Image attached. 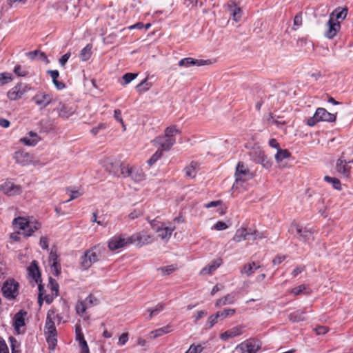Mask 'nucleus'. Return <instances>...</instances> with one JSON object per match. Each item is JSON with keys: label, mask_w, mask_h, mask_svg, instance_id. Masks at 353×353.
I'll return each mask as SVG.
<instances>
[{"label": "nucleus", "mask_w": 353, "mask_h": 353, "mask_svg": "<svg viewBox=\"0 0 353 353\" xmlns=\"http://www.w3.org/2000/svg\"><path fill=\"white\" fill-rule=\"evenodd\" d=\"M131 244L130 236L125 237L124 234H118L112 237L108 241V248L114 251L123 248Z\"/></svg>", "instance_id": "9b49d317"}, {"label": "nucleus", "mask_w": 353, "mask_h": 353, "mask_svg": "<svg viewBox=\"0 0 353 353\" xmlns=\"http://www.w3.org/2000/svg\"><path fill=\"white\" fill-rule=\"evenodd\" d=\"M91 54V46L88 45L81 50L79 57L83 61H85L90 58Z\"/></svg>", "instance_id": "79ce46f5"}, {"label": "nucleus", "mask_w": 353, "mask_h": 353, "mask_svg": "<svg viewBox=\"0 0 353 353\" xmlns=\"http://www.w3.org/2000/svg\"><path fill=\"white\" fill-rule=\"evenodd\" d=\"M261 345L254 339H249L236 346V353H256L260 349Z\"/></svg>", "instance_id": "f8f14e48"}, {"label": "nucleus", "mask_w": 353, "mask_h": 353, "mask_svg": "<svg viewBox=\"0 0 353 353\" xmlns=\"http://www.w3.org/2000/svg\"><path fill=\"white\" fill-rule=\"evenodd\" d=\"M227 6L232 19L235 22H239L241 20L243 14V11L241 8L236 5L234 1H230Z\"/></svg>", "instance_id": "5701e85b"}, {"label": "nucleus", "mask_w": 353, "mask_h": 353, "mask_svg": "<svg viewBox=\"0 0 353 353\" xmlns=\"http://www.w3.org/2000/svg\"><path fill=\"white\" fill-rule=\"evenodd\" d=\"M41 141L40 137L37 133L30 131L28 134L20 139V142L28 146H34Z\"/></svg>", "instance_id": "4be33fe9"}, {"label": "nucleus", "mask_w": 353, "mask_h": 353, "mask_svg": "<svg viewBox=\"0 0 353 353\" xmlns=\"http://www.w3.org/2000/svg\"><path fill=\"white\" fill-rule=\"evenodd\" d=\"M162 154L163 151L160 149H158L156 152L148 160V163L150 165H152L162 157Z\"/></svg>", "instance_id": "49530a36"}, {"label": "nucleus", "mask_w": 353, "mask_h": 353, "mask_svg": "<svg viewBox=\"0 0 353 353\" xmlns=\"http://www.w3.org/2000/svg\"><path fill=\"white\" fill-rule=\"evenodd\" d=\"M258 163H261L265 168H269L272 165L270 160L265 154L259 160Z\"/></svg>", "instance_id": "5fc2aeb1"}, {"label": "nucleus", "mask_w": 353, "mask_h": 353, "mask_svg": "<svg viewBox=\"0 0 353 353\" xmlns=\"http://www.w3.org/2000/svg\"><path fill=\"white\" fill-rule=\"evenodd\" d=\"M100 163L108 172L118 177L121 176L122 168L127 165L113 157H105Z\"/></svg>", "instance_id": "7ed1b4c3"}, {"label": "nucleus", "mask_w": 353, "mask_h": 353, "mask_svg": "<svg viewBox=\"0 0 353 353\" xmlns=\"http://www.w3.org/2000/svg\"><path fill=\"white\" fill-rule=\"evenodd\" d=\"M290 319L293 322H300L305 321L306 319L305 312L302 310L295 311L294 312L290 314Z\"/></svg>", "instance_id": "c9c22d12"}, {"label": "nucleus", "mask_w": 353, "mask_h": 353, "mask_svg": "<svg viewBox=\"0 0 353 353\" xmlns=\"http://www.w3.org/2000/svg\"><path fill=\"white\" fill-rule=\"evenodd\" d=\"M26 92L25 86L21 84H17L11 88L7 93V97L12 101H16L22 98Z\"/></svg>", "instance_id": "aec40b11"}, {"label": "nucleus", "mask_w": 353, "mask_h": 353, "mask_svg": "<svg viewBox=\"0 0 353 353\" xmlns=\"http://www.w3.org/2000/svg\"><path fill=\"white\" fill-rule=\"evenodd\" d=\"M106 128V125L104 123H100L98 126L97 127H94L93 128L92 130H91V133L93 134V135H97L99 132L101 130H104L105 128Z\"/></svg>", "instance_id": "69168bd1"}, {"label": "nucleus", "mask_w": 353, "mask_h": 353, "mask_svg": "<svg viewBox=\"0 0 353 353\" xmlns=\"http://www.w3.org/2000/svg\"><path fill=\"white\" fill-rule=\"evenodd\" d=\"M12 81V75L10 73H0V85H3Z\"/></svg>", "instance_id": "c03bdc74"}, {"label": "nucleus", "mask_w": 353, "mask_h": 353, "mask_svg": "<svg viewBox=\"0 0 353 353\" xmlns=\"http://www.w3.org/2000/svg\"><path fill=\"white\" fill-rule=\"evenodd\" d=\"M290 232L304 242H307L312 237V233L309 230L297 224L292 225Z\"/></svg>", "instance_id": "dca6fc26"}, {"label": "nucleus", "mask_w": 353, "mask_h": 353, "mask_svg": "<svg viewBox=\"0 0 353 353\" xmlns=\"http://www.w3.org/2000/svg\"><path fill=\"white\" fill-rule=\"evenodd\" d=\"M137 76V74L134 73H126L123 76V85H127L130 83L133 79H134Z\"/></svg>", "instance_id": "3c124183"}, {"label": "nucleus", "mask_w": 353, "mask_h": 353, "mask_svg": "<svg viewBox=\"0 0 353 353\" xmlns=\"http://www.w3.org/2000/svg\"><path fill=\"white\" fill-rule=\"evenodd\" d=\"M103 252L104 248L99 245L88 250L81 256V264L82 267L85 270L90 268L93 263H97L102 258Z\"/></svg>", "instance_id": "f03ea898"}, {"label": "nucleus", "mask_w": 353, "mask_h": 353, "mask_svg": "<svg viewBox=\"0 0 353 353\" xmlns=\"http://www.w3.org/2000/svg\"><path fill=\"white\" fill-rule=\"evenodd\" d=\"M54 110L60 118L67 119L76 113L77 106L67 101H59Z\"/></svg>", "instance_id": "39448f33"}, {"label": "nucleus", "mask_w": 353, "mask_h": 353, "mask_svg": "<svg viewBox=\"0 0 353 353\" xmlns=\"http://www.w3.org/2000/svg\"><path fill=\"white\" fill-rule=\"evenodd\" d=\"M28 270L29 276H31L34 279L35 283L39 285V286H38V289H39L38 302H39V305H41L42 302H43L42 296L43 294L44 289H43V287L41 285V284L39 283V282L41 281L40 272L39 271L37 263L35 261H33L32 262V263L30 264V265L28 267Z\"/></svg>", "instance_id": "6e6552de"}, {"label": "nucleus", "mask_w": 353, "mask_h": 353, "mask_svg": "<svg viewBox=\"0 0 353 353\" xmlns=\"http://www.w3.org/2000/svg\"><path fill=\"white\" fill-rule=\"evenodd\" d=\"M179 133V130L174 125L168 127L165 130V134L168 137V138H174Z\"/></svg>", "instance_id": "a18cd8bd"}, {"label": "nucleus", "mask_w": 353, "mask_h": 353, "mask_svg": "<svg viewBox=\"0 0 353 353\" xmlns=\"http://www.w3.org/2000/svg\"><path fill=\"white\" fill-rule=\"evenodd\" d=\"M128 341V334L127 332L123 333L119 339L118 345H121V346L127 343Z\"/></svg>", "instance_id": "e2e57ef3"}, {"label": "nucleus", "mask_w": 353, "mask_h": 353, "mask_svg": "<svg viewBox=\"0 0 353 353\" xmlns=\"http://www.w3.org/2000/svg\"><path fill=\"white\" fill-rule=\"evenodd\" d=\"M203 350L201 345L192 344L185 353H201Z\"/></svg>", "instance_id": "de8ad7c7"}, {"label": "nucleus", "mask_w": 353, "mask_h": 353, "mask_svg": "<svg viewBox=\"0 0 353 353\" xmlns=\"http://www.w3.org/2000/svg\"><path fill=\"white\" fill-rule=\"evenodd\" d=\"M37 54H39L40 57L42 58L43 59H46V57L45 55V54L43 52H41L40 51H38V50H34V52H30L28 54V56L33 59Z\"/></svg>", "instance_id": "680f3d73"}, {"label": "nucleus", "mask_w": 353, "mask_h": 353, "mask_svg": "<svg viewBox=\"0 0 353 353\" xmlns=\"http://www.w3.org/2000/svg\"><path fill=\"white\" fill-rule=\"evenodd\" d=\"M218 319H219V318L217 317L216 314L210 316L208 319V321L206 323V328L207 329L212 328L214 325V324L217 322Z\"/></svg>", "instance_id": "8fccbe9b"}, {"label": "nucleus", "mask_w": 353, "mask_h": 353, "mask_svg": "<svg viewBox=\"0 0 353 353\" xmlns=\"http://www.w3.org/2000/svg\"><path fill=\"white\" fill-rule=\"evenodd\" d=\"M3 296L8 299H14L19 294V283L14 279L6 281L1 288Z\"/></svg>", "instance_id": "1a4fd4ad"}, {"label": "nucleus", "mask_w": 353, "mask_h": 353, "mask_svg": "<svg viewBox=\"0 0 353 353\" xmlns=\"http://www.w3.org/2000/svg\"><path fill=\"white\" fill-rule=\"evenodd\" d=\"M199 165L195 162H192L184 169L185 176L190 178H194L196 176Z\"/></svg>", "instance_id": "72a5a7b5"}, {"label": "nucleus", "mask_w": 353, "mask_h": 353, "mask_svg": "<svg viewBox=\"0 0 353 353\" xmlns=\"http://www.w3.org/2000/svg\"><path fill=\"white\" fill-rule=\"evenodd\" d=\"M14 159L17 163L22 166L34 164L32 155L24 151L15 152L14 154Z\"/></svg>", "instance_id": "f3484780"}, {"label": "nucleus", "mask_w": 353, "mask_h": 353, "mask_svg": "<svg viewBox=\"0 0 353 353\" xmlns=\"http://www.w3.org/2000/svg\"><path fill=\"white\" fill-rule=\"evenodd\" d=\"M13 225L23 230V235L29 237L41 227V223L33 217H18L13 220Z\"/></svg>", "instance_id": "f257e3e1"}, {"label": "nucleus", "mask_w": 353, "mask_h": 353, "mask_svg": "<svg viewBox=\"0 0 353 353\" xmlns=\"http://www.w3.org/2000/svg\"><path fill=\"white\" fill-rule=\"evenodd\" d=\"M260 268L259 265H256L254 262L250 263L245 264L242 270H241V273L242 274H245L247 276H251L252 274L255 272V271Z\"/></svg>", "instance_id": "2f4dec72"}, {"label": "nucleus", "mask_w": 353, "mask_h": 353, "mask_svg": "<svg viewBox=\"0 0 353 353\" xmlns=\"http://www.w3.org/2000/svg\"><path fill=\"white\" fill-rule=\"evenodd\" d=\"M336 120V116L334 114L328 112L325 108H319L314 116L307 121V125L314 126L319 121L333 122Z\"/></svg>", "instance_id": "20e7f679"}, {"label": "nucleus", "mask_w": 353, "mask_h": 353, "mask_svg": "<svg viewBox=\"0 0 353 353\" xmlns=\"http://www.w3.org/2000/svg\"><path fill=\"white\" fill-rule=\"evenodd\" d=\"M252 235V230H247L245 228H240L236 230L232 240L235 242L239 243L245 240H250V236Z\"/></svg>", "instance_id": "a878e982"}, {"label": "nucleus", "mask_w": 353, "mask_h": 353, "mask_svg": "<svg viewBox=\"0 0 353 353\" xmlns=\"http://www.w3.org/2000/svg\"><path fill=\"white\" fill-rule=\"evenodd\" d=\"M142 215V212L139 210H134L132 212H131L129 214H128V218L130 219H135L139 216H141Z\"/></svg>", "instance_id": "0e129e2a"}, {"label": "nucleus", "mask_w": 353, "mask_h": 353, "mask_svg": "<svg viewBox=\"0 0 353 353\" xmlns=\"http://www.w3.org/2000/svg\"><path fill=\"white\" fill-rule=\"evenodd\" d=\"M131 244H135L139 247L150 244L154 241L153 236L148 231L143 230L130 236Z\"/></svg>", "instance_id": "0eeeda50"}, {"label": "nucleus", "mask_w": 353, "mask_h": 353, "mask_svg": "<svg viewBox=\"0 0 353 353\" xmlns=\"http://www.w3.org/2000/svg\"><path fill=\"white\" fill-rule=\"evenodd\" d=\"M327 26V30L325 32V36L328 39H332L340 29L339 21H334L333 19H329Z\"/></svg>", "instance_id": "b1692460"}, {"label": "nucleus", "mask_w": 353, "mask_h": 353, "mask_svg": "<svg viewBox=\"0 0 353 353\" xmlns=\"http://www.w3.org/2000/svg\"><path fill=\"white\" fill-rule=\"evenodd\" d=\"M14 73L19 77H24L27 72L20 65H17L14 70Z\"/></svg>", "instance_id": "774afa93"}, {"label": "nucleus", "mask_w": 353, "mask_h": 353, "mask_svg": "<svg viewBox=\"0 0 353 353\" xmlns=\"http://www.w3.org/2000/svg\"><path fill=\"white\" fill-rule=\"evenodd\" d=\"M210 63L208 60L194 59L190 57L184 58L179 61V65L182 67H190L191 65H203Z\"/></svg>", "instance_id": "393cba45"}, {"label": "nucleus", "mask_w": 353, "mask_h": 353, "mask_svg": "<svg viewBox=\"0 0 353 353\" xmlns=\"http://www.w3.org/2000/svg\"><path fill=\"white\" fill-rule=\"evenodd\" d=\"M253 177L252 173L248 167L243 163L239 162L236 168L235 178L236 182L245 181Z\"/></svg>", "instance_id": "2eb2a0df"}, {"label": "nucleus", "mask_w": 353, "mask_h": 353, "mask_svg": "<svg viewBox=\"0 0 353 353\" xmlns=\"http://www.w3.org/2000/svg\"><path fill=\"white\" fill-rule=\"evenodd\" d=\"M243 327L241 325H237L221 333L220 334V339L223 341H226L234 337L240 336L241 334H243Z\"/></svg>", "instance_id": "412c9836"}, {"label": "nucleus", "mask_w": 353, "mask_h": 353, "mask_svg": "<svg viewBox=\"0 0 353 353\" xmlns=\"http://www.w3.org/2000/svg\"><path fill=\"white\" fill-rule=\"evenodd\" d=\"M68 192L70 193V199L65 201V203L69 202L73 199H75L80 196L82 195V192L80 190H68Z\"/></svg>", "instance_id": "6e6d98bb"}, {"label": "nucleus", "mask_w": 353, "mask_h": 353, "mask_svg": "<svg viewBox=\"0 0 353 353\" xmlns=\"http://www.w3.org/2000/svg\"><path fill=\"white\" fill-rule=\"evenodd\" d=\"M222 263V261L220 259H216L209 263L208 265L204 267L201 271V274H211L214 272Z\"/></svg>", "instance_id": "c85d7f7f"}, {"label": "nucleus", "mask_w": 353, "mask_h": 353, "mask_svg": "<svg viewBox=\"0 0 353 353\" xmlns=\"http://www.w3.org/2000/svg\"><path fill=\"white\" fill-rule=\"evenodd\" d=\"M175 138H168L165 134L164 136H159L153 141L154 145H159L160 150L162 151L169 150L175 143Z\"/></svg>", "instance_id": "6ab92c4d"}, {"label": "nucleus", "mask_w": 353, "mask_h": 353, "mask_svg": "<svg viewBox=\"0 0 353 353\" xmlns=\"http://www.w3.org/2000/svg\"><path fill=\"white\" fill-rule=\"evenodd\" d=\"M175 230L174 227L165 226V225L160 228L156 232L159 236L165 241H168L172 236L173 231Z\"/></svg>", "instance_id": "cd10ccee"}, {"label": "nucleus", "mask_w": 353, "mask_h": 353, "mask_svg": "<svg viewBox=\"0 0 353 353\" xmlns=\"http://www.w3.org/2000/svg\"><path fill=\"white\" fill-rule=\"evenodd\" d=\"M49 348L53 350L57 345V332L53 334H45Z\"/></svg>", "instance_id": "58836bf2"}, {"label": "nucleus", "mask_w": 353, "mask_h": 353, "mask_svg": "<svg viewBox=\"0 0 353 353\" xmlns=\"http://www.w3.org/2000/svg\"><path fill=\"white\" fill-rule=\"evenodd\" d=\"M236 312L235 309L228 308L223 311H219L216 313V315L220 320H223L229 316H233Z\"/></svg>", "instance_id": "4c0bfd02"}, {"label": "nucleus", "mask_w": 353, "mask_h": 353, "mask_svg": "<svg viewBox=\"0 0 353 353\" xmlns=\"http://www.w3.org/2000/svg\"><path fill=\"white\" fill-rule=\"evenodd\" d=\"M121 173L122 177H130L135 182H141L145 179V175L141 168L131 167L128 164L123 167Z\"/></svg>", "instance_id": "423d86ee"}, {"label": "nucleus", "mask_w": 353, "mask_h": 353, "mask_svg": "<svg viewBox=\"0 0 353 353\" xmlns=\"http://www.w3.org/2000/svg\"><path fill=\"white\" fill-rule=\"evenodd\" d=\"M39 245L42 249L47 250L48 248V239L46 236L40 238Z\"/></svg>", "instance_id": "bf43d9fd"}, {"label": "nucleus", "mask_w": 353, "mask_h": 353, "mask_svg": "<svg viewBox=\"0 0 353 353\" xmlns=\"http://www.w3.org/2000/svg\"><path fill=\"white\" fill-rule=\"evenodd\" d=\"M290 157V152L287 150L278 148L277 152L275 154V160L279 166L281 167V162L283 160L288 159Z\"/></svg>", "instance_id": "f704fd0d"}, {"label": "nucleus", "mask_w": 353, "mask_h": 353, "mask_svg": "<svg viewBox=\"0 0 353 353\" xmlns=\"http://www.w3.org/2000/svg\"><path fill=\"white\" fill-rule=\"evenodd\" d=\"M61 317L54 310H49L47 314L45 325V334H53L57 332L55 322H59Z\"/></svg>", "instance_id": "ddd939ff"}, {"label": "nucleus", "mask_w": 353, "mask_h": 353, "mask_svg": "<svg viewBox=\"0 0 353 353\" xmlns=\"http://www.w3.org/2000/svg\"><path fill=\"white\" fill-rule=\"evenodd\" d=\"M151 87L152 83L148 82L146 78L137 85V90L138 92L142 93L148 91Z\"/></svg>", "instance_id": "a19ab883"}, {"label": "nucleus", "mask_w": 353, "mask_h": 353, "mask_svg": "<svg viewBox=\"0 0 353 353\" xmlns=\"http://www.w3.org/2000/svg\"><path fill=\"white\" fill-rule=\"evenodd\" d=\"M149 221V223L151 226V228H152V230L156 232L157 231H158V230L161 228L162 226H163L165 224L160 222L159 221H158L157 219H153V220H148Z\"/></svg>", "instance_id": "09e8293b"}, {"label": "nucleus", "mask_w": 353, "mask_h": 353, "mask_svg": "<svg viewBox=\"0 0 353 353\" xmlns=\"http://www.w3.org/2000/svg\"><path fill=\"white\" fill-rule=\"evenodd\" d=\"M351 164H353V159L347 160L342 156L337 159L335 170L339 175L345 179H348L350 176V170L352 169Z\"/></svg>", "instance_id": "9d476101"}, {"label": "nucleus", "mask_w": 353, "mask_h": 353, "mask_svg": "<svg viewBox=\"0 0 353 353\" xmlns=\"http://www.w3.org/2000/svg\"><path fill=\"white\" fill-rule=\"evenodd\" d=\"M0 353H9L8 347L5 341L0 338Z\"/></svg>", "instance_id": "338daca9"}, {"label": "nucleus", "mask_w": 353, "mask_h": 353, "mask_svg": "<svg viewBox=\"0 0 353 353\" xmlns=\"http://www.w3.org/2000/svg\"><path fill=\"white\" fill-rule=\"evenodd\" d=\"M12 353H18L17 348L19 346L18 341L12 336L10 337Z\"/></svg>", "instance_id": "4d7b16f0"}, {"label": "nucleus", "mask_w": 353, "mask_h": 353, "mask_svg": "<svg viewBox=\"0 0 353 353\" xmlns=\"http://www.w3.org/2000/svg\"><path fill=\"white\" fill-rule=\"evenodd\" d=\"M32 101L40 109H43L52 102V97L45 92H39L32 98Z\"/></svg>", "instance_id": "4468645a"}, {"label": "nucleus", "mask_w": 353, "mask_h": 353, "mask_svg": "<svg viewBox=\"0 0 353 353\" xmlns=\"http://www.w3.org/2000/svg\"><path fill=\"white\" fill-rule=\"evenodd\" d=\"M165 309V304L163 303H158L154 308L148 309L147 311L149 312L148 319H151L154 316L159 314L161 311Z\"/></svg>", "instance_id": "e433bc0d"}, {"label": "nucleus", "mask_w": 353, "mask_h": 353, "mask_svg": "<svg viewBox=\"0 0 353 353\" xmlns=\"http://www.w3.org/2000/svg\"><path fill=\"white\" fill-rule=\"evenodd\" d=\"M252 235L250 236V240L255 241V240L261 239L263 238L266 237L265 234L263 232H259L252 231Z\"/></svg>", "instance_id": "13d9d810"}, {"label": "nucleus", "mask_w": 353, "mask_h": 353, "mask_svg": "<svg viewBox=\"0 0 353 353\" xmlns=\"http://www.w3.org/2000/svg\"><path fill=\"white\" fill-rule=\"evenodd\" d=\"M86 310L85 303L81 302L76 306V311L79 314H83Z\"/></svg>", "instance_id": "052dcab7"}, {"label": "nucleus", "mask_w": 353, "mask_h": 353, "mask_svg": "<svg viewBox=\"0 0 353 353\" xmlns=\"http://www.w3.org/2000/svg\"><path fill=\"white\" fill-rule=\"evenodd\" d=\"M0 190L8 196L18 195L21 192V187L11 181L4 182L0 186Z\"/></svg>", "instance_id": "a211bd4d"}, {"label": "nucleus", "mask_w": 353, "mask_h": 353, "mask_svg": "<svg viewBox=\"0 0 353 353\" xmlns=\"http://www.w3.org/2000/svg\"><path fill=\"white\" fill-rule=\"evenodd\" d=\"M234 301V295L232 294H228L223 296V298L218 299L215 303V306L216 307H220L223 305L233 304Z\"/></svg>", "instance_id": "7c9ffc66"}, {"label": "nucleus", "mask_w": 353, "mask_h": 353, "mask_svg": "<svg viewBox=\"0 0 353 353\" xmlns=\"http://www.w3.org/2000/svg\"><path fill=\"white\" fill-rule=\"evenodd\" d=\"M57 254L52 252H50L49 256V262L51 265L52 271L54 274L57 276L60 272V268L57 261Z\"/></svg>", "instance_id": "473e14b6"}, {"label": "nucleus", "mask_w": 353, "mask_h": 353, "mask_svg": "<svg viewBox=\"0 0 353 353\" xmlns=\"http://www.w3.org/2000/svg\"><path fill=\"white\" fill-rule=\"evenodd\" d=\"M228 228V225L225 222L219 221L214 225L212 229L217 231H221L226 230Z\"/></svg>", "instance_id": "603ef678"}, {"label": "nucleus", "mask_w": 353, "mask_h": 353, "mask_svg": "<svg viewBox=\"0 0 353 353\" xmlns=\"http://www.w3.org/2000/svg\"><path fill=\"white\" fill-rule=\"evenodd\" d=\"M263 155V151L259 148H253L250 152L252 159L256 163L259 162V160H260Z\"/></svg>", "instance_id": "ea45409f"}, {"label": "nucleus", "mask_w": 353, "mask_h": 353, "mask_svg": "<svg viewBox=\"0 0 353 353\" xmlns=\"http://www.w3.org/2000/svg\"><path fill=\"white\" fill-rule=\"evenodd\" d=\"M347 14L346 8H336L330 15V19H333L334 21H338L339 19L343 20Z\"/></svg>", "instance_id": "c756f323"}, {"label": "nucleus", "mask_w": 353, "mask_h": 353, "mask_svg": "<svg viewBox=\"0 0 353 353\" xmlns=\"http://www.w3.org/2000/svg\"><path fill=\"white\" fill-rule=\"evenodd\" d=\"M26 312L22 311L17 313L13 319V325L18 334L20 333V329L25 325V316Z\"/></svg>", "instance_id": "bb28decb"}, {"label": "nucleus", "mask_w": 353, "mask_h": 353, "mask_svg": "<svg viewBox=\"0 0 353 353\" xmlns=\"http://www.w3.org/2000/svg\"><path fill=\"white\" fill-rule=\"evenodd\" d=\"M324 180L326 182L332 184L333 188L336 190H340L341 189V182L337 178L325 176L324 177Z\"/></svg>", "instance_id": "37998d69"}, {"label": "nucleus", "mask_w": 353, "mask_h": 353, "mask_svg": "<svg viewBox=\"0 0 353 353\" xmlns=\"http://www.w3.org/2000/svg\"><path fill=\"white\" fill-rule=\"evenodd\" d=\"M306 286L305 285H301L297 286L291 290V293L294 296H298L305 292Z\"/></svg>", "instance_id": "864d4df0"}]
</instances>
